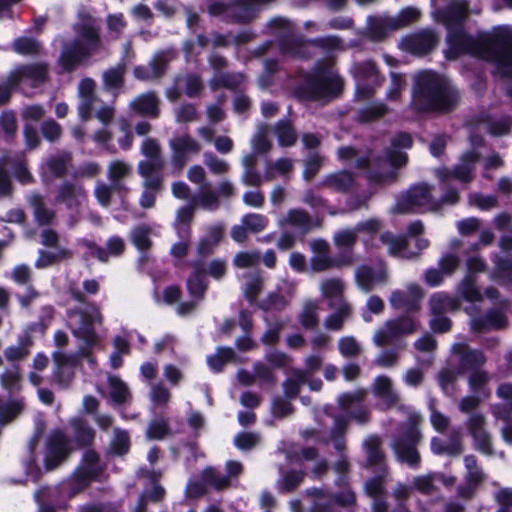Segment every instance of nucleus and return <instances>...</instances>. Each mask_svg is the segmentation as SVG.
<instances>
[{
    "label": "nucleus",
    "mask_w": 512,
    "mask_h": 512,
    "mask_svg": "<svg viewBox=\"0 0 512 512\" xmlns=\"http://www.w3.org/2000/svg\"><path fill=\"white\" fill-rule=\"evenodd\" d=\"M471 53L480 58L493 61L498 71L505 76L512 75V28H496L472 48Z\"/></svg>",
    "instance_id": "nucleus-1"
},
{
    "label": "nucleus",
    "mask_w": 512,
    "mask_h": 512,
    "mask_svg": "<svg viewBox=\"0 0 512 512\" xmlns=\"http://www.w3.org/2000/svg\"><path fill=\"white\" fill-rule=\"evenodd\" d=\"M457 102V96L450 88H442L435 74L423 72L417 77L413 93V104L420 110L445 111Z\"/></svg>",
    "instance_id": "nucleus-2"
},
{
    "label": "nucleus",
    "mask_w": 512,
    "mask_h": 512,
    "mask_svg": "<svg viewBox=\"0 0 512 512\" xmlns=\"http://www.w3.org/2000/svg\"><path fill=\"white\" fill-rule=\"evenodd\" d=\"M78 33L75 42L65 47L61 55L60 64L65 70L73 68L98 45V34L92 19L84 23Z\"/></svg>",
    "instance_id": "nucleus-3"
},
{
    "label": "nucleus",
    "mask_w": 512,
    "mask_h": 512,
    "mask_svg": "<svg viewBox=\"0 0 512 512\" xmlns=\"http://www.w3.org/2000/svg\"><path fill=\"white\" fill-rule=\"evenodd\" d=\"M102 314L98 307L89 306L81 311H69L67 323L74 336L82 339L89 345H92L97 340V335L94 331L95 324H101Z\"/></svg>",
    "instance_id": "nucleus-4"
},
{
    "label": "nucleus",
    "mask_w": 512,
    "mask_h": 512,
    "mask_svg": "<svg viewBox=\"0 0 512 512\" xmlns=\"http://www.w3.org/2000/svg\"><path fill=\"white\" fill-rule=\"evenodd\" d=\"M439 207L430 195V189L422 184L411 188L396 204L394 211L406 213L413 211H434Z\"/></svg>",
    "instance_id": "nucleus-5"
},
{
    "label": "nucleus",
    "mask_w": 512,
    "mask_h": 512,
    "mask_svg": "<svg viewBox=\"0 0 512 512\" xmlns=\"http://www.w3.org/2000/svg\"><path fill=\"white\" fill-rule=\"evenodd\" d=\"M478 158L479 156L475 152L465 153L461 157L460 163L453 171L447 168H441L436 171V175L443 182L454 178L460 182L468 183L472 179V168Z\"/></svg>",
    "instance_id": "nucleus-6"
},
{
    "label": "nucleus",
    "mask_w": 512,
    "mask_h": 512,
    "mask_svg": "<svg viewBox=\"0 0 512 512\" xmlns=\"http://www.w3.org/2000/svg\"><path fill=\"white\" fill-rule=\"evenodd\" d=\"M415 330V323L410 318L398 321H389L383 328L378 330L374 336V343L378 346L390 343L395 337L412 333Z\"/></svg>",
    "instance_id": "nucleus-7"
},
{
    "label": "nucleus",
    "mask_w": 512,
    "mask_h": 512,
    "mask_svg": "<svg viewBox=\"0 0 512 512\" xmlns=\"http://www.w3.org/2000/svg\"><path fill=\"white\" fill-rule=\"evenodd\" d=\"M387 274L382 266L372 269L368 266H361L356 270L355 279L358 287L365 293L376 288L386 281Z\"/></svg>",
    "instance_id": "nucleus-8"
},
{
    "label": "nucleus",
    "mask_w": 512,
    "mask_h": 512,
    "mask_svg": "<svg viewBox=\"0 0 512 512\" xmlns=\"http://www.w3.org/2000/svg\"><path fill=\"white\" fill-rule=\"evenodd\" d=\"M423 293L418 285L411 284L404 291H394L390 297V304L395 309L414 310Z\"/></svg>",
    "instance_id": "nucleus-9"
},
{
    "label": "nucleus",
    "mask_w": 512,
    "mask_h": 512,
    "mask_svg": "<svg viewBox=\"0 0 512 512\" xmlns=\"http://www.w3.org/2000/svg\"><path fill=\"white\" fill-rule=\"evenodd\" d=\"M483 425L484 418L478 414L471 416L468 422V427L474 439L475 447L483 454L491 455L493 453L491 439Z\"/></svg>",
    "instance_id": "nucleus-10"
},
{
    "label": "nucleus",
    "mask_w": 512,
    "mask_h": 512,
    "mask_svg": "<svg viewBox=\"0 0 512 512\" xmlns=\"http://www.w3.org/2000/svg\"><path fill=\"white\" fill-rule=\"evenodd\" d=\"M46 76V67L42 64H36L27 67H21L13 71L9 77V84L28 82L36 86L44 81Z\"/></svg>",
    "instance_id": "nucleus-11"
},
{
    "label": "nucleus",
    "mask_w": 512,
    "mask_h": 512,
    "mask_svg": "<svg viewBox=\"0 0 512 512\" xmlns=\"http://www.w3.org/2000/svg\"><path fill=\"white\" fill-rule=\"evenodd\" d=\"M68 443L61 433H57L51 439L45 455V466L47 470L56 467L69 452Z\"/></svg>",
    "instance_id": "nucleus-12"
},
{
    "label": "nucleus",
    "mask_w": 512,
    "mask_h": 512,
    "mask_svg": "<svg viewBox=\"0 0 512 512\" xmlns=\"http://www.w3.org/2000/svg\"><path fill=\"white\" fill-rule=\"evenodd\" d=\"M142 151L150 160L140 163L139 170L143 177H149L162 166V163L157 159L158 144L154 140H146L143 143Z\"/></svg>",
    "instance_id": "nucleus-13"
},
{
    "label": "nucleus",
    "mask_w": 512,
    "mask_h": 512,
    "mask_svg": "<svg viewBox=\"0 0 512 512\" xmlns=\"http://www.w3.org/2000/svg\"><path fill=\"white\" fill-rule=\"evenodd\" d=\"M374 392L383 408H390L398 402V395L392 388L391 380L385 376L376 378Z\"/></svg>",
    "instance_id": "nucleus-14"
},
{
    "label": "nucleus",
    "mask_w": 512,
    "mask_h": 512,
    "mask_svg": "<svg viewBox=\"0 0 512 512\" xmlns=\"http://www.w3.org/2000/svg\"><path fill=\"white\" fill-rule=\"evenodd\" d=\"M95 84L91 79H84L79 84V95L81 102L78 108L81 119L87 120L90 118V113L95 101L94 98Z\"/></svg>",
    "instance_id": "nucleus-15"
},
{
    "label": "nucleus",
    "mask_w": 512,
    "mask_h": 512,
    "mask_svg": "<svg viewBox=\"0 0 512 512\" xmlns=\"http://www.w3.org/2000/svg\"><path fill=\"white\" fill-rule=\"evenodd\" d=\"M171 147L175 153V162L177 163L178 168L180 169L185 160H182V155L188 153H196L199 151V145L195 140L188 136H180L171 141Z\"/></svg>",
    "instance_id": "nucleus-16"
},
{
    "label": "nucleus",
    "mask_w": 512,
    "mask_h": 512,
    "mask_svg": "<svg viewBox=\"0 0 512 512\" xmlns=\"http://www.w3.org/2000/svg\"><path fill=\"white\" fill-rule=\"evenodd\" d=\"M320 290L322 296L329 300L332 307L340 306L343 301L341 295L344 290V285L339 279H327L321 283Z\"/></svg>",
    "instance_id": "nucleus-17"
},
{
    "label": "nucleus",
    "mask_w": 512,
    "mask_h": 512,
    "mask_svg": "<svg viewBox=\"0 0 512 512\" xmlns=\"http://www.w3.org/2000/svg\"><path fill=\"white\" fill-rule=\"evenodd\" d=\"M381 242L388 246L391 255L401 258H412L415 253L408 251L407 242L402 237H395L391 233H383L380 237Z\"/></svg>",
    "instance_id": "nucleus-18"
},
{
    "label": "nucleus",
    "mask_w": 512,
    "mask_h": 512,
    "mask_svg": "<svg viewBox=\"0 0 512 512\" xmlns=\"http://www.w3.org/2000/svg\"><path fill=\"white\" fill-rule=\"evenodd\" d=\"M411 143V138L407 134H401L395 138L393 142L394 150L390 151L388 154V161L392 166L398 167L406 163V155L397 149L408 148L411 146Z\"/></svg>",
    "instance_id": "nucleus-19"
},
{
    "label": "nucleus",
    "mask_w": 512,
    "mask_h": 512,
    "mask_svg": "<svg viewBox=\"0 0 512 512\" xmlns=\"http://www.w3.org/2000/svg\"><path fill=\"white\" fill-rule=\"evenodd\" d=\"M133 109L141 114L157 116L158 100L153 93H147L139 96L131 103Z\"/></svg>",
    "instance_id": "nucleus-20"
},
{
    "label": "nucleus",
    "mask_w": 512,
    "mask_h": 512,
    "mask_svg": "<svg viewBox=\"0 0 512 512\" xmlns=\"http://www.w3.org/2000/svg\"><path fill=\"white\" fill-rule=\"evenodd\" d=\"M282 226H292L300 232H305L310 227V220L307 214L301 210H291L287 216L280 221Z\"/></svg>",
    "instance_id": "nucleus-21"
},
{
    "label": "nucleus",
    "mask_w": 512,
    "mask_h": 512,
    "mask_svg": "<svg viewBox=\"0 0 512 512\" xmlns=\"http://www.w3.org/2000/svg\"><path fill=\"white\" fill-rule=\"evenodd\" d=\"M109 394L114 403L121 404L128 400L130 392L127 385L118 377L110 376L109 379Z\"/></svg>",
    "instance_id": "nucleus-22"
},
{
    "label": "nucleus",
    "mask_w": 512,
    "mask_h": 512,
    "mask_svg": "<svg viewBox=\"0 0 512 512\" xmlns=\"http://www.w3.org/2000/svg\"><path fill=\"white\" fill-rule=\"evenodd\" d=\"M107 247L108 252L94 246H89V249L92 256L97 257L101 261H106L108 254L112 256L119 255L124 250V243L122 239L118 237H112L108 240Z\"/></svg>",
    "instance_id": "nucleus-23"
},
{
    "label": "nucleus",
    "mask_w": 512,
    "mask_h": 512,
    "mask_svg": "<svg viewBox=\"0 0 512 512\" xmlns=\"http://www.w3.org/2000/svg\"><path fill=\"white\" fill-rule=\"evenodd\" d=\"M144 192L140 199V204L143 208H151L154 205L156 193L160 186V179L153 177H145Z\"/></svg>",
    "instance_id": "nucleus-24"
},
{
    "label": "nucleus",
    "mask_w": 512,
    "mask_h": 512,
    "mask_svg": "<svg viewBox=\"0 0 512 512\" xmlns=\"http://www.w3.org/2000/svg\"><path fill=\"white\" fill-rule=\"evenodd\" d=\"M337 311L327 318L325 324L328 329L338 330L342 326L345 319L351 314V306L348 303H342L340 306H335Z\"/></svg>",
    "instance_id": "nucleus-25"
},
{
    "label": "nucleus",
    "mask_w": 512,
    "mask_h": 512,
    "mask_svg": "<svg viewBox=\"0 0 512 512\" xmlns=\"http://www.w3.org/2000/svg\"><path fill=\"white\" fill-rule=\"evenodd\" d=\"M130 173V165L121 160H114L108 166V176L114 184L126 178Z\"/></svg>",
    "instance_id": "nucleus-26"
},
{
    "label": "nucleus",
    "mask_w": 512,
    "mask_h": 512,
    "mask_svg": "<svg viewBox=\"0 0 512 512\" xmlns=\"http://www.w3.org/2000/svg\"><path fill=\"white\" fill-rule=\"evenodd\" d=\"M492 279L501 285H508L512 282V263L510 260H502L496 264V270Z\"/></svg>",
    "instance_id": "nucleus-27"
},
{
    "label": "nucleus",
    "mask_w": 512,
    "mask_h": 512,
    "mask_svg": "<svg viewBox=\"0 0 512 512\" xmlns=\"http://www.w3.org/2000/svg\"><path fill=\"white\" fill-rule=\"evenodd\" d=\"M393 449L400 461L406 462L409 465H415L418 463L419 455L414 448L405 446L402 442H395L393 444Z\"/></svg>",
    "instance_id": "nucleus-28"
},
{
    "label": "nucleus",
    "mask_w": 512,
    "mask_h": 512,
    "mask_svg": "<svg viewBox=\"0 0 512 512\" xmlns=\"http://www.w3.org/2000/svg\"><path fill=\"white\" fill-rule=\"evenodd\" d=\"M188 289L193 296H201L206 289L204 272L198 266L194 267L193 274L188 279Z\"/></svg>",
    "instance_id": "nucleus-29"
},
{
    "label": "nucleus",
    "mask_w": 512,
    "mask_h": 512,
    "mask_svg": "<svg viewBox=\"0 0 512 512\" xmlns=\"http://www.w3.org/2000/svg\"><path fill=\"white\" fill-rule=\"evenodd\" d=\"M419 11L416 8L408 7L403 9L396 18L391 19V23L388 24L390 28L397 29L403 27L419 17Z\"/></svg>",
    "instance_id": "nucleus-30"
},
{
    "label": "nucleus",
    "mask_w": 512,
    "mask_h": 512,
    "mask_svg": "<svg viewBox=\"0 0 512 512\" xmlns=\"http://www.w3.org/2000/svg\"><path fill=\"white\" fill-rule=\"evenodd\" d=\"M275 133L281 146H290L296 141V135L287 122H279L275 128Z\"/></svg>",
    "instance_id": "nucleus-31"
},
{
    "label": "nucleus",
    "mask_w": 512,
    "mask_h": 512,
    "mask_svg": "<svg viewBox=\"0 0 512 512\" xmlns=\"http://www.w3.org/2000/svg\"><path fill=\"white\" fill-rule=\"evenodd\" d=\"M459 292L462 297L472 303L479 302L482 300V295L476 289L474 281L470 276L466 277L460 285Z\"/></svg>",
    "instance_id": "nucleus-32"
},
{
    "label": "nucleus",
    "mask_w": 512,
    "mask_h": 512,
    "mask_svg": "<svg viewBox=\"0 0 512 512\" xmlns=\"http://www.w3.org/2000/svg\"><path fill=\"white\" fill-rule=\"evenodd\" d=\"M233 355L232 349L219 348L214 355L208 357V364L213 370L219 371L226 362L233 358Z\"/></svg>",
    "instance_id": "nucleus-33"
},
{
    "label": "nucleus",
    "mask_w": 512,
    "mask_h": 512,
    "mask_svg": "<svg viewBox=\"0 0 512 512\" xmlns=\"http://www.w3.org/2000/svg\"><path fill=\"white\" fill-rule=\"evenodd\" d=\"M352 182L353 179L351 175L347 172L335 173L333 175H330L327 179V184L331 188L339 191H344L347 188H349Z\"/></svg>",
    "instance_id": "nucleus-34"
},
{
    "label": "nucleus",
    "mask_w": 512,
    "mask_h": 512,
    "mask_svg": "<svg viewBox=\"0 0 512 512\" xmlns=\"http://www.w3.org/2000/svg\"><path fill=\"white\" fill-rule=\"evenodd\" d=\"M193 207L181 208L177 212L176 229L179 235L185 236L188 234L186 225L192 220Z\"/></svg>",
    "instance_id": "nucleus-35"
},
{
    "label": "nucleus",
    "mask_w": 512,
    "mask_h": 512,
    "mask_svg": "<svg viewBox=\"0 0 512 512\" xmlns=\"http://www.w3.org/2000/svg\"><path fill=\"white\" fill-rule=\"evenodd\" d=\"M242 224L247 227L249 231L256 233L262 231L266 227L267 220L262 215L249 214L243 217Z\"/></svg>",
    "instance_id": "nucleus-36"
},
{
    "label": "nucleus",
    "mask_w": 512,
    "mask_h": 512,
    "mask_svg": "<svg viewBox=\"0 0 512 512\" xmlns=\"http://www.w3.org/2000/svg\"><path fill=\"white\" fill-rule=\"evenodd\" d=\"M32 203L34 206V214L36 220L40 224H47L53 219L54 214L44 207L41 199L38 196L32 198Z\"/></svg>",
    "instance_id": "nucleus-37"
},
{
    "label": "nucleus",
    "mask_w": 512,
    "mask_h": 512,
    "mask_svg": "<svg viewBox=\"0 0 512 512\" xmlns=\"http://www.w3.org/2000/svg\"><path fill=\"white\" fill-rule=\"evenodd\" d=\"M339 350L343 356L351 357L360 353L361 347L353 337H343L339 341Z\"/></svg>",
    "instance_id": "nucleus-38"
},
{
    "label": "nucleus",
    "mask_w": 512,
    "mask_h": 512,
    "mask_svg": "<svg viewBox=\"0 0 512 512\" xmlns=\"http://www.w3.org/2000/svg\"><path fill=\"white\" fill-rule=\"evenodd\" d=\"M506 319L501 313H490L483 324H479V321L474 320L472 322L473 329L484 328H501L505 325Z\"/></svg>",
    "instance_id": "nucleus-39"
},
{
    "label": "nucleus",
    "mask_w": 512,
    "mask_h": 512,
    "mask_svg": "<svg viewBox=\"0 0 512 512\" xmlns=\"http://www.w3.org/2000/svg\"><path fill=\"white\" fill-rule=\"evenodd\" d=\"M150 398L154 406H164L170 400V392L163 385L157 384L152 387Z\"/></svg>",
    "instance_id": "nucleus-40"
},
{
    "label": "nucleus",
    "mask_w": 512,
    "mask_h": 512,
    "mask_svg": "<svg viewBox=\"0 0 512 512\" xmlns=\"http://www.w3.org/2000/svg\"><path fill=\"white\" fill-rule=\"evenodd\" d=\"M259 262V255L254 252H240L233 260L234 265L237 268H250L255 266Z\"/></svg>",
    "instance_id": "nucleus-41"
},
{
    "label": "nucleus",
    "mask_w": 512,
    "mask_h": 512,
    "mask_svg": "<svg viewBox=\"0 0 512 512\" xmlns=\"http://www.w3.org/2000/svg\"><path fill=\"white\" fill-rule=\"evenodd\" d=\"M123 73L124 72L122 67H117L106 71L103 75L106 88L112 90L120 87Z\"/></svg>",
    "instance_id": "nucleus-42"
},
{
    "label": "nucleus",
    "mask_w": 512,
    "mask_h": 512,
    "mask_svg": "<svg viewBox=\"0 0 512 512\" xmlns=\"http://www.w3.org/2000/svg\"><path fill=\"white\" fill-rule=\"evenodd\" d=\"M15 51L19 54L28 55L37 53L40 45L30 38H19L14 43Z\"/></svg>",
    "instance_id": "nucleus-43"
},
{
    "label": "nucleus",
    "mask_w": 512,
    "mask_h": 512,
    "mask_svg": "<svg viewBox=\"0 0 512 512\" xmlns=\"http://www.w3.org/2000/svg\"><path fill=\"white\" fill-rule=\"evenodd\" d=\"M222 238V229L220 227L213 228L209 235L200 242L199 251L200 253L209 252L212 247L217 245Z\"/></svg>",
    "instance_id": "nucleus-44"
},
{
    "label": "nucleus",
    "mask_w": 512,
    "mask_h": 512,
    "mask_svg": "<svg viewBox=\"0 0 512 512\" xmlns=\"http://www.w3.org/2000/svg\"><path fill=\"white\" fill-rule=\"evenodd\" d=\"M21 376L19 369L17 367H14L13 369L6 370L1 376H0V383L2 387L12 390L16 388L20 382Z\"/></svg>",
    "instance_id": "nucleus-45"
},
{
    "label": "nucleus",
    "mask_w": 512,
    "mask_h": 512,
    "mask_svg": "<svg viewBox=\"0 0 512 512\" xmlns=\"http://www.w3.org/2000/svg\"><path fill=\"white\" fill-rule=\"evenodd\" d=\"M432 451L436 454H449L456 455L461 452V445L458 441H455L452 445H444L439 439L434 438L431 442Z\"/></svg>",
    "instance_id": "nucleus-46"
},
{
    "label": "nucleus",
    "mask_w": 512,
    "mask_h": 512,
    "mask_svg": "<svg viewBox=\"0 0 512 512\" xmlns=\"http://www.w3.org/2000/svg\"><path fill=\"white\" fill-rule=\"evenodd\" d=\"M291 169V161L287 159H280L273 166L268 168L266 178L271 180L278 175H286Z\"/></svg>",
    "instance_id": "nucleus-47"
},
{
    "label": "nucleus",
    "mask_w": 512,
    "mask_h": 512,
    "mask_svg": "<svg viewBox=\"0 0 512 512\" xmlns=\"http://www.w3.org/2000/svg\"><path fill=\"white\" fill-rule=\"evenodd\" d=\"M377 79L376 75V69L373 63L366 62L361 67L358 68L357 72V82L358 86L362 82H365L366 80L369 82H375Z\"/></svg>",
    "instance_id": "nucleus-48"
},
{
    "label": "nucleus",
    "mask_w": 512,
    "mask_h": 512,
    "mask_svg": "<svg viewBox=\"0 0 512 512\" xmlns=\"http://www.w3.org/2000/svg\"><path fill=\"white\" fill-rule=\"evenodd\" d=\"M454 303L447 296L442 294L434 295L431 298V309L434 313L454 309Z\"/></svg>",
    "instance_id": "nucleus-49"
},
{
    "label": "nucleus",
    "mask_w": 512,
    "mask_h": 512,
    "mask_svg": "<svg viewBox=\"0 0 512 512\" xmlns=\"http://www.w3.org/2000/svg\"><path fill=\"white\" fill-rule=\"evenodd\" d=\"M132 240L138 249H146L150 246L149 229L145 227L136 228L132 233Z\"/></svg>",
    "instance_id": "nucleus-50"
},
{
    "label": "nucleus",
    "mask_w": 512,
    "mask_h": 512,
    "mask_svg": "<svg viewBox=\"0 0 512 512\" xmlns=\"http://www.w3.org/2000/svg\"><path fill=\"white\" fill-rule=\"evenodd\" d=\"M112 450L115 454H124L129 448L128 435L125 432L117 431L111 444Z\"/></svg>",
    "instance_id": "nucleus-51"
},
{
    "label": "nucleus",
    "mask_w": 512,
    "mask_h": 512,
    "mask_svg": "<svg viewBox=\"0 0 512 512\" xmlns=\"http://www.w3.org/2000/svg\"><path fill=\"white\" fill-rule=\"evenodd\" d=\"M258 441V436L253 433H240L234 439L235 445L241 450H247L254 447Z\"/></svg>",
    "instance_id": "nucleus-52"
},
{
    "label": "nucleus",
    "mask_w": 512,
    "mask_h": 512,
    "mask_svg": "<svg viewBox=\"0 0 512 512\" xmlns=\"http://www.w3.org/2000/svg\"><path fill=\"white\" fill-rule=\"evenodd\" d=\"M156 62L157 60L155 59L148 67H136L134 70L135 76L142 80L157 77L161 73L162 66H156Z\"/></svg>",
    "instance_id": "nucleus-53"
},
{
    "label": "nucleus",
    "mask_w": 512,
    "mask_h": 512,
    "mask_svg": "<svg viewBox=\"0 0 512 512\" xmlns=\"http://www.w3.org/2000/svg\"><path fill=\"white\" fill-rule=\"evenodd\" d=\"M168 431L167 424L164 421H154L148 427L147 437L160 440L168 434Z\"/></svg>",
    "instance_id": "nucleus-54"
},
{
    "label": "nucleus",
    "mask_w": 512,
    "mask_h": 512,
    "mask_svg": "<svg viewBox=\"0 0 512 512\" xmlns=\"http://www.w3.org/2000/svg\"><path fill=\"white\" fill-rule=\"evenodd\" d=\"M300 320L305 327H312L316 323V305L314 303L309 302L305 304Z\"/></svg>",
    "instance_id": "nucleus-55"
},
{
    "label": "nucleus",
    "mask_w": 512,
    "mask_h": 512,
    "mask_svg": "<svg viewBox=\"0 0 512 512\" xmlns=\"http://www.w3.org/2000/svg\"><path fill=\"white\" fill-rule=\"evenodd\" d=\"M355 238V232L353 230L346 229L336 233L334 236V241L338 247L346 248L353 245Z\"/></svg>",
    "instance_id": "nucleus-56"
},
{
    "label": "nucleus",
    "mask_w": 512,
    "mask_h": 512,
    "mask_svg": "<svg viewBox=\"0 0 512 512\" xmlns=\"http://www.w3.org/2000/svg\"><path fill=\"white\" fill-rule=\"evenodd\" d=\"M59 198L67 201L69 205H71L73 201L80 204L83 195L80 189H75L71 186H64L60 191Z\"/></svg>",
    "instance_id": "nucleus-57"
},
{
    "label": "nucleus",
    "mask_w": 512,
    "mask_h": 512,
    "mask_svg": "<svg viewBox=\"0 0 512 512\" xmlns=\"http://www.w3.org/2000/svg\"><path fill=\"white\" fill-rule=\"evenodd\" d=\"M469 203L480 209H490L495 206L496 199L493 196H483L480 194H473L469 197Z\"/></svg>",
    "instance_id": "nucleus-58"
},
{
    "label": "nucleus",
    "mask_w": 512,
    "mask_h": 512,
    "mask_svg": "<svg viewBox=\"0 0 512 512\" xmlns=\"http://www.w3.org/2000/svg\"><path fill=\"white\" fill-rule=\"evenodd\" d=\"M96 462H97V455L94 452L89 451L85 454L82 470H83V473L87 477L91 478L96 475V473H97Z\"/></svg>",
    "instance_id": "nucleus-59"
},
{
    "label": "nucleus",
    "mask_w": 512,
    "mask_h": 512,
    "mask_svg": "<svg viewBox=\"0 0 512 512\" xmlns=\"http://www.w3.org/2000/svg\"><path fill=\"white\" fill-rule=\"evenodd\" d=\"M379 440L376 437H371L365 441V447L369 461L371 463H377L381 459V454L378 450Z\"/></svg>",
    "instance_id": "nucleus-60"
},
{
    "label": "nucleus",
    "mask_w": 512,
    "mask_h": 512,
    "mask_svg": "<svg viewBox=\"0 0 512 512\" xmlns=\"http://www.w3.org/2000/svg\"><path fill=\"white\" fill-rule=\"evenodd\" d=\"M205 164L214 174H223L228 170V164L214 156L207 155Z\"/></svg>",
    "instance_id": "nucleus-61"
},
{
    "label": "nucleus",
    "mask_w": 512,
    "mask_h": 512,
    "mask_svg": "<svg viewBox=\"0 0 512 512\" xmlns=\"http://www.w3.org/2000/svg\"><path fill=\"white\" fill-rule=\"evenodd\" d=\"M267 134V130H262L253 139V149L256 153H264L269 150L270 142L267 139Z\"/></svg>",
    "instance_id": "nucleus-62"
},
{
    "label": "nucleus",
    "mask_w": 512,
    "mask_h": 512,
    "mask_svg": "<svg viewBox=\"0 0 512 512\" xmlns=\"http://www.w3.org/2000/svg\"><path fill=\"white\" fill-rule=\"evenodd\" d=\"M206 481L214 487L221 489L228 485L229 480L224 476H216L212 468H208L204 472Z\"/></svg>",
    "instance_id": "nucleus-63"
},
{
    "label": "nucleus",
    "mask_w": 512,
    "mask_h": 512,
    "mask_svg": "<svg viewBox=\"0 0 512 512\" xmlns=\"http://www.w3.org/2000/svg\"><path fill=\"white\" fill-rule=\"evenodd\" d=\"M459 264V259L455 255H446L441 258L439 262V267L445 273V275H450Z\"/></svg>",
    "instance_id": "nucleus-64"
}]
</instances>
